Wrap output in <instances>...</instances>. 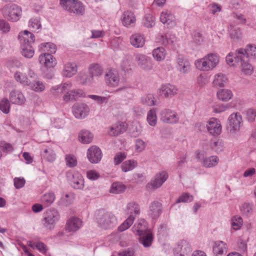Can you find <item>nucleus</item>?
<instances>
[{"mask_svg":"<svg viewBox=\"0 0 256 256\" xmlns=\"http://www.w3.org/2000/svg\"><path fill=\"white\" fill-rule=\"evenodd\" d=\"M218 62V56L216 54L210 53L202 58L196 60L194 62V65L198 70L207 72L213 70Z\"/></svg>","mask_w":256,"mask_h":256,"instance_id":"nucleus-1","label":"nucleus"},{"mask_svg":"<svg viewBox=\"0 0 256 256\" xmlns=\"http://www.w3.org/2000/svg\"><path fill=\"white\" fill-rule=\"evenodd\" d=\"M96 217L98 224L104 229L112 228L118 223L116 217L110 212L99 210L96 214Z\"/></svg>","mask_w":256,"mask_h":256,"instance_id":"nucleus-2","label":"nucleus"},{"mask_svg":"<svg viewBox=\"0 0 256 256\" xmlns=\"http://www.w3.org/2000/svg\"><path fill=\"white\" fill-rule=\"evenodd\" d=\"M62 7L70 12L82 15L84 8L82 4L78 0H60Z\"/></svg>","mask_w":256,"mask_h":256,"instance_id":"nucleus-3","label":"nucleus"},{"mask_svg":"<svg viewBox=\"0 0 256 256\" xmlns=\"http://www.w3.org/2000/svg\"><path fill=\"white\" fill-rule=\"evenodd\" d=\"M2 12L4 16L8 20L12 22H16L22 14V10L16 4H10L4 7Z\"/></svg>","mask_w":256,"mask_h":256,"instance_id":"nucleus-4","label":"nucleus"},{"mask_svg":"<svg viewBox=\"0 0 256 256\" xmlns=\"http://www.w3.org/2000/svg\"><path fill=\"white\" fill-rule=\"evenodd\" d=\"M243 48H240L234 53L230 52L226 57V62L230 66H236L240 65L242 60L246 59Z\"/></svg>","mask_w":256,"mask_h":256,"instance_id":"nucleus-5","label":"nucleus"},{"mask_svg":"<svg viewBox=\"0 0 256 256\" xmlns=\"http://www.w3.org/2000/svg\"><path fill=\"white\" fill-rule=\"evenodd\" d=\"M168 173L164 171L159 172L156 175L154 180L147 184V189L154 190L160 188L168 179Z\"/></svg>","mask_w":256,"mask_h":256,"instance_id":"nucleus-6","label":"nucleus"},{"mask_svg":"<svg viewBox=\"0 0 256 256\" xmlns=\"http://www.w3.org/2000/svg\"><path fill=\"white\" fill-rule=\"evenodd\" d=\"M178 92V88L170 84H165L161 86L158 90V96L162 98H172Z\"/></svg>","mask_w":256,"mask_h":256,"instance_id":"nucleus-7","label":"nucleus"},{"mask_svg":"<svg viewBox=\"0 0 256 256\" xmlns=\"http://www.w3.org/2000/svg\"><path fill=\"white\" fill-rule=\"evenodd\" d=\"M68 180L72 186L76 189H82L84 187V180L82 175L77 172H68L66 174Z\"/></svg>","mask_w":256,"mask_h":256,"instance_id":"nucleus-8","label":"nucleus"},{"mask_svg":"<svg viewBox=\"0 0 256 256\" xmlns=\"http://www.w3.org/2000/svg\"><path fill=\"white\" fill-rule=\"evenodd\" d=\"M58 218L59 214L56 210H48L44 214V216L42 220L43 224L47 229H51Z\"/></svg>","mask_w":256,"mask_h":256,"instance_id":"nucleus-9","label":"nucleus"},{"mask_svg":"<svg viewBox=\"0 0 256 256\" xmlns=\"http://www.w3.org/2000/svg\"><path fill=\"white\" fill-rule=\"evenodd\" d=\"M104 80L108 86L111 88L118 86L120 80L118 71L114 69L110 70L105 74Z\"/></svg>","mask_w":256,"mask_h":256,"instance_id":"nucleus-10","label":"nucleus"},{"mask_svg":"<svg viewBox=\"0 0 256 256\" xmlns=\"http://www.w3.org/2000/svg\"><path fill=\"white\" fill-rule=\"evenodd\" d=\"M160 116V120L166 123L176 124L179 120L178 114L176 112L169 109H164L162 110Z\"/></svg>","mask_w":256,"mask_h":256,"instance_id":"nucleus-11","label":"nucleus"},{"mask_svg":"<svg viewBox=\"0 0 256 256\" xmlns=\"http://www.w3.org/2000/svg\"><path fill=\"white\" fill-rule=\"evenodd\" d=\"M87 158L92 164L99 162L102 158V152L100 149L96 146H90L87 151Z\"/></svg>","mask_w":256,"mask_h":256,"instance_id":"nucleus-12","label":"nucleus"},{"mask_svg":"<svg viewBox=\"0 0 256 256\" xmlns=\"http://www.w3.org/2000/svg\"><path fill=\"white\" fill-rule=\"evenodd\" d=\"M206 128L208 132L213 136L219 135L222 132V128L220 121L215 118H212L209 120Z\"/></svg>","mask_w":256,"mask_h":256,"instance_id":"nucleus-13","label":"nucleus"},{"mask_svg":"<svg viewBox=\"0 0 256 256\" xmlns=\"http://www.w3.org/2000/svg\"><path fill=\"white\" fill-rule=\"evenodd\" d=\"M121 21L124 26L132 27L136 24V18L133 12L127 10L123 12L121 17Z\"/></svg>","mask_w":256,"mask_h":256,"instance_id":"nucleus-14","label":"nucleus"},{"mask_svg":"<svg viewBox=\"0 0 256 256\" xmlns=\"http://www.w3.org/2000/svg\"><path fill=\"white\" fill-rule=\"evenodd\" d=\"M9 99L12 104L17 105H22L26 100L22 91L16 89H14L10 92Z\"/></svg>","mask_w":256,"mask_h":256,"instance_id":"nucleus-15","label":"nucleus"},{"mask_svg":"<svg viewBox=\"0 0 256 256\" xmlns=\"http://www.w3.org/2000/svg\"><path fill=\"white\" fill-rule=\"evenodd\" d=\"M89 108L84 104H76L72 108V112L76 118H85L89 113Z\"/></svg>","mask_w":256,"mask_h":256,"instance_id":"nucleus-16","label":"nucleus"},{"mask_svg":"<svg viewBox=\"0 0 256 256\" xmlns=\"http://www.w3.org/2000/svg\"><path fill=\"white\" fill-rule=\"evenodd\" d=\"M242 116L240 113L236 112L231 114L228 118L229 126L230 131L239 130L242 124Z\"/></svg>","mask_w":256,"mask_h":256,"instance_id":"nucleus-17","label":"nucleus"},{"mask_svg":"<svg viewBox=\"0 0 256 256\" xmlns=\"http://www.w3.org/2000/svg\"><path fill=\"white\" fill-rule=\"evenodd\" d=\"M82 222L76 217H72L67 220L66 230L68 232H75L82 226Z\"/></svg>","mask_w":256,"mask_h":256,"instance_id":"nucleus-18","label":"nucleus"},{"mask_svg":"<svg viewBox=\"0 0 256 256\" xmlns=\"http://www.w3.org/2000/svg\"><path fill=\"white\" fill-rule=\"evenodd\" d=\"M40 62L46 68H53L56 64V59L50 54H44L39 56Z\"/></svg>","mask_w":256,"mask_h":256,"instance_id":"nucleus-19","label":"nucleus"},{"mask_svg":"<svg viewBox=\"0 0 256 256\" xmlns=\"http://www.w3.org/2000/svg\"><path fill=\"white\" fill-rule=\"evenodd\" d=\"M227 244L222 241H216L214 243L212 252L214 256H224L227 252Z\"/></svg>","mask_w":256,"mask_h":256,"instance_id":"nucleus-20","label":"nucleus"},{"mask_svg":"<svg viewBox=\"0 0 256 256\" xmlns=\"http://www.w3.org/2000/svg\"><path fill=\"white\" fill-rule=\"evenodd\" d=\"M160 20L163 24H166L170 28L174 26L176 24L174 15L168 10L161 13Z\"/></svg>","mask_w":256,"mask_h":256,"instance_id":"nucleus-21","label":"nucleus"},{"mask_svg":"<svg viewBox=\"0 0 256 256\" xmlns=\"http://www.w3.org/2000/svg\"><path fill=\"white\" fill-rule=\"evenodd\" d=\"M84 96H85L84 92L82 90L78 89L67 92L64 94L63 99L65 102H68Z\"/></svg>","mask_w":256,"mask_h":256,"instance_id":"nucleus-22","label":"nucleus"},{"mask_svg":"<svg viewBox=\"0 0 256 256\" xmlns=\"http://www.w3.org/2000/svg\"><path fill=\"white\" fill-rule=\"evenodd\" d=\"M127 128V124L125 122H118L112 125L110 130V134L117 136L124 132Z\"/></svg>","mask_w":256,"mask_h":256,"instance_id":"nucleus-23","label":"nucleus"},{"mask_svg":"<svg viewBox=\"0 0 256 256\" xmlns=\"http://www.w3.org/2000/svg\"><path fill=\"white\" fill-rule=\"evenodd\" d=\"M162 213V204L157 201L152 202L150 206L148 214L153 219L157 218Z\"/></svg>","mask_w":256,"mask_h":256,"instance_id":"nucleus-24","label":"nucleus"},{"mask_svg":"<svg viewBox=\"0 0 256 256\" xmlns=\"http://www.w3.org/2000/svg\"><path fill=\"white\" fill-rule=\"evenodd\" d=\"M34 36L28 30H24L19 34L18 39L22 45L30 44L34 41Z\"/></svg>","mask_w":256,"mask_h":256,"instance_id":"nucleus-25","label":"nucleus"},{"mask_svg":"<svg viewBox=\"0 0 256 256\" xmlns=\"http://www.w3.org/2000/svg\"><path fill=\"white\" fill-rule=\"evenodd\" d=\"M145 38L144 35L136 33L131 36L130 42L135 48H142L145 44Z\"/></svg>","mask_w":256,"mask_h":256,"instance_id":"nucleus-26","label":"nucleus"},{"mask_svg":"<svg viewBox=\"0 0 256 256\" xmlns=\"http://www.w3.org/2000/svg\"><path fill=\"white\" fill-rule=\"evenodd\" d=\"M42 156L49 162L54 160L56 154L51 145L44 146L42 148Z\"/></svg>","mask_w":256,"mask_h":256,"instance_id":"nucleus-27","label":"nucleus"},{"mask_svg":"<svg viewBox=\"0 0 256 256\" xmlns=\"http://www.w3.org/2000/svg\"><path fill=\"white\" fill-rule=\"evenodd\" d=\"M138 236L140 242L144 246L148 247L151 245L153 240V236L150 230H148Z\"/></svg>","mask_w":256,"mask_h":256,"instance_id":"nucleus-28","label":"nucleus"},{"mask_svg":"<svg viewBox=\"0 0 256 256\" xmlns=\"http://www.w3.org/2000/svg\"><path fill=\"white\" fill-rule=\"evenodd\" d=\"M77 72V66L74 63L68 62L64 66L63 74L66 77L70 78Z\"/></svg>","mask_w":256,"mask_h":256,"instance_id":"nucleus-29","label":"nucleus"},{"mask_svg":"<svg viewBox=\"0 0 256 256\" xmlns=\"http://www.w3.org/2000/svg\"><path fill=\"white\" fill-rule=\"evenodd\" d=\"M138 66L144 70L151 68V64L148 58V57L142 54H138L136 56Z\"/></svg>","mask_w":256,"mask_h":256,"instance_id":"nucleus-30","label":"nucleus"},{"mask_svg":"<svg viewBox=\"0 0 256 256\" xmlns=\"http://www.w3.org/2000/svg\"><path fill=\"white\" fill-rule=\"evenodd\" d=\"M178 69L181 73L188 72L190 69V62L183 58H179L178 61Z\"/></svg>","mask_w":256,"mask_h":256,"instance_id":"nucleus-31","label":"nucleus"},{"mask_svg":"<svg viewBox=\"0 0 256 256\" xmlns=\"http://www.w3.org/2000/svg\"><path fill=\"white\" fill-rule=\"evenodd\" d=\"M158 42L166 46L173 44L176 41V37L170 34H167L166 36L159 35L157 38Z\"/></svg>","mask_w":256,"mask_h":256,"instance_id":"nucleus-32","label":"nucleus"},{"mask_svg":"<svg viewBox=\"0 0 256 256\" xmlns=\"http://www.w3.org/2000/svg\"><path fill=\"white\" fill-rule=\"evenodd\" d=\"M217 96L220 100L227 102L232 97V93L229 90L221 89L217 92Z\"/></svg>","mask_w":256,"mask_h":256,"instance_id":"nucleus-33","label":"nucleus"},{"mask_svg":"<svg viewBox=\"0 0 256 256\" xmlns=\"http://www.w3.org/2000/svg\"><path fill=\"white\" fill-rule=\"evenodd\" d=\"M55 196L53 192H48L43 195L41 198V202L44 207L50 206L54 200Z\"/></svg>","mask_w":256,"mask_h":256,"instance_id":"nucleus-34","label":"nucleus"},{"mask_svg":"<svg viewBox=\"0 0 256 256\" xmlns=\"http://www.w3.org/2000/svg\"><path fill=\"white\" fill-rule=\"evenodd\" d=\"M166 52L162 47H158L155 48L152 51V56L157 61H162L166 57Z\"/></svg>","mask_w":256,"mask_h":256,"instance_id":"nucleus-35","label":"nucleus"},{"mask_svg":"<svg viewBox=\"0 0 256 256\" xmlns=\"http://www.w3.org/2000/svg\"><path fill=\"white\" fill-rule=\"evenodd\" d=\"M228 79L226 76L221 73L216 74L213 81V84L215 86L222 87L227 82Z\"/></svg>","mask_w":256,"mask_h":256,"instance_id":"nucleus-36","label":"nucleus"},{"mask_svg":"<svg viewBox=\"0 0 256 256\" xmlns=\"http://www.w3.org/2000/svg\"><path fill=\"white\" fill-rule=\"evenodd\" d=\"M218 162V158L217 156H213L204 158L203 160V165L206 168H212L216 166Z\"/></svg>","mask_w":256,"mask_h":256,"instance_id":"nucleus-37","label":"nucleus"},{"mask_svg":"<svg viewBox=\"0 0 256 256\" xmlns=\"http://www.w3.org/2000/svg\"><path fill=\"white\" fill-rule=\"evenodd\" d=\"M79 140L84 144L90 142L93 138L92 134L88 130H82L79 134Z\"/></svg>","mask_w":256,"mask_h":256,"instance_id":"nucleus-38","label":"nucleus"},{"mask_svg":"<svg viewBox=\"0 0 256 256\" xmlns=\"http://www.w3.org/2000/svg\"><path fill=\"white\" fill-rule=\"evenodd\" d=\"M241 66L242 71L245 74L250 75L253 72V67L248 63V58L246 56V59L244 60H242L240 64Z\"/></svg>","mask_w":256,"mask_h":256,"instance_id":"nucleus-39","label":"nucleus"},{"mask_svg":"<svg viewBox=\"0 0 256 256\" xmlns=\"http://www.w3.org/2000/svg\"><path fill=\"white\" fill-rule=\"evenodd\" d=\"M22 54L26 58H32L34 54V50L30 44H26L21 46Z\"/></svg>","mask_w":256,"mask_h":256,"instance_id":"nucleus-40","label":"nucleus"},{"mask_svg":"<svg viewBox=\"0 0 256 256\" xmlns=\"http://www.w3.org/2000/svg\"><path fill=\"white\" fill-rule=\"evenodd\" d=\"M89 72L92 78L100 76L103 72V68L98 64H92L89 68Z\"/></svg>","mask_w":256,"mask_h":256,"instance_id":"nucleus-41","label":"nucleus"},{"mask_svg":"<svg viewBox=\"0 0 256 256\" xmlns=\"http://www.w3.org/2000/svg\"><path fill=\"white\" fill-rule=\"evenodd\" d=\"M40 50L42 52H47L54 54L56 52V46L53 43H42L40 46Z\"/></svg>","mask_w":256,"mask_h":256,"instance_id":"nucleus-42","label":"nucleus"},{"mask_svg":"<svg viewBox=\"0 0 256 256\" xmlns=\"http://www.w3.org/2000/svg\"><path fill=\"white\" fill-rule=\"evenodd\" d=\"M126 187L125 185L120 182H114L112 184L110 189V192L115 194H120L124 191Z\"/></svg>","mask_w":256,"mask_h":256,"instance_id":"nucleus-43","label":"nucleus"},{"mask_svg":"<svg viewBox=\"0 0 256 256\" xmlns=\"http://www.w3.org/2000/svg\"><path fill=\"white\" fill-rule=\"evenodd\" d=\"M134 216L130 215L128 218L118 227V231L122 232L128 229L134 223Z\"/></svg>","mask_w":256,"mask_h":256,"instance_id":"nucleus-44","label":"nucleus"},{"mask_svg":"<svg viewBox=\"0 0 256 256\" xmlns=\"http://www.w3.org/2000/svg\"><path fill=\"white\" fill-rule=\"evenodd\" d=\"M136 166V161L134 160H128L122 164L121 168L123 172H126L133 170Z\"/></svg>","mask_w":256,"mask_h":256,"instance_id":"nucleus-45","label":"nucleus"},{"mask_svg":"<svg viewBox=\"0 0 256 256\" xmlns=\"http://www.w3.org/2000/svg\"><path fill=\"white\" fill-rule=\"evenodd\" d=\"M10 104L9 100L6 98H2L0 100V110L5 114L10 112Z\"/></svg>","mask_w":256,"mask_h":256,"instance_id":"nucleus-46","label":"nucleus"},{"mask_svg":"<svg viewBox=\"0 0 256 256\" xmlns=\"http://www.w3.org/2000/svg\"><path fill=\"white\" fill-rule=\"evenodd\" d=\"M178 248L180 249V255L184 256L191 252L190 246L185 240H182L178 245Z\"/></svg>","mask_w":256,"mask_h":256,"instance_id":"nucleus-47","label":"nucleus"},{"mask_svg":"<svg viewBox=\"0 0 256 256\" xmlns=\"http://www.w3.org/2000/svg\"><path fill=\"white\" fill-rule=\"evenodd\" d=\"M156 102L155 98L152 94H148L144 96L142 98V104L148 106H152L155 105Z\"/></svg>","mask_w":256,"mask_h":256,"instance_id":"nucleus-48","label":"nucleus"},{"mask_svg":"<svg viewBox=\"0 0 256 256\" xmlns=\"http://www.w3.org/2000/svg\"><path fill=\"white\" fill-rule=\"evenodd\" d=\"M14 78L16 82L20 84L28 86L29 84L30 80L25 76V74L20 72H16L14 74Z\"/></svg>","mask_w":256,"mask_h":256,"instance_id":"nucleus-49","label":"nucleus"},{"mask_svg":"<svg viewBox=\"0 0 256 256\" xmlns=\"http://www.w3.org/2000/svg\"><path fill=\"white\" fill-rule=\"evenodd\" d=\"M147 120L149 124L151 126H154L156 124L157 117L156 112L154 109H151L148 112L147 114Z\"/></svg>","mask_w":256,"mask_h":256,"instance_id":"nucleus-50","label":"nucleus"},{"mask_svg":"<svg viewBox=\"0 0 256 256\" xmlns=\"http://www.w3.org/2000/svg\"><path fill=\"white\" fill-rule=\"evenodd\" d=\"M28 86L34 91L36 92H42L45 88V86L44 84L39 81H34V82H29Z\"/></svg>","mask_w":256,"mask_h":256,"instance_id":"nucleus-51","label":"nucleus"},{"mask_svg":"<svg viewBox=\"0 0 256 256\" xmlns=\"http://www.w3.org/2000/svg\"><path fill=\"white\" fill-rule=\"evenodd\" d=\"M144 223L145 222L142 221V223L139 222L138 224H134L133 227V231L136 234L140 236L148 230Z\"/></svg>","mask_w":256,"mask_h":256,"instance_id":"nucleus-52","label":"nucleus"},{"mask_svg":"<svg viewBox=\"0 0 256 256\" xmlns=\"http://www.w3.org/2000/svg\"><path fill=\"white\" fill-rule=\"evenodd\" d=\"M232 226L234 230H238L242 226L243 220L242 218L238 216H234L232 218Z\"/></svg>","mask_w":256,"mask_h":256,"instance_id":"nucleus-53","label":"nucleus"},{"mask_svg":"<svg viewBox=\"0 0 256 256\" xmlns=\"http://www.w3.org/2000/svg\"><path fill=\"white\" fill-rule=\"evenodd\" d=\"M28 26L30 29L34 32L41 28V24L40 20L38 18H32L29 21Z\"/></svg>","mask_w":256,"mask_h":256,"instance_id":"nucleus-54","label":"nucleus"},{"mask_svg":"<svg viewBox=\"0 0 256 256\" xmlns=\"http://www.w3.org/2000/svg\"><path fill=\"white\" fill-rule=\"evenodd\" d=\"M72 88L71 83L66 82L64 83L62 86L58 87L57 88L52 89V93L54 95H58L57 93L62 94L64 92L69 90Z\"/></svg>","mask_w":256,"mask_h":256,"instance_id":"nucleus-55","label":"nucleus"},{"mask_svg":"<svg viewBox=\"0 0 256 256\" xmlns=\"http://www.w3.org/2000/svg\"><path fill=\"white\" fill-rule=\"evenodd\" d=\"M77 80L82 84H84L88 82H90L92 80V76H89L85 74H80L77 76Z\"/></svg>","mask_w":256,"mask_h":256,"instance_id":"nucleus-56","label":"nucleus"},{"mask_svg":"<svg viewBox=\"0 0 256 256\" xmlns=\"http://www.w3.org/2000/svg\"><path fill=\"white\" fill-rule=\"evenodd\" d=\"M0 148L4 153H10L14 150L12 145L5 142L0 143Z\"/></svg>","mask_w":256,"mask_h":256,"instance_id":"nucleus-57","label":"nucleus"},{"mask_svg":"<svg viewBox=\"0 0 256 256\" xmlns=\"http://www.w3.org/2000/svg\"><path fill=\"white\" fill-rule=\"evenodd\" d=\"M128 210L130 215L132 214H138L140 212L139 206L138 204L134 202H130L128 204Z\"/></svg>","mask_w":256,"mask_h":256,"instance_id":"nucleus-58","label":"nucleus"},{"mask_svg":"<svg viewBox=\"0 0 256 256\" xmlns=\"http://www.w3.org/2000/svg\"><path fill=\"white\" fill-rule=\"evenodd\" d=\"M193 196L188 193H183L177 200L176 203L188 202L193 200Z\"/></svg>","mask_w":256,"mask_h":256,"instance_id":"nucleus-59","label":"nucleus"},{"mask_svg":"<svg viewBox=\"0 0 256 256\" xmlns=\"http://www.w3.org/2000/svg\"><path fill=\"white\" fill-rule=\"evenodd\" d=\"M66 165L69 167H74L77 164L76 158L73 155L68 154L66 156Z\"/></svg>","mask_w":256,"mask_h":256,"instance_id":"nucleus-60","label":"nucleus"},{"mask_svg":"<svg viewBox=\"0 0 256 256\" xmlns=\"http://www.w3.org/2000/svg\"><path fill=\"white\" fill-rule=\"evenodd\" d=\"M246 118L250 122H253L256 118V110L250 108L246 112Z\"/></svg>","mask_w":256,"mask_h":256,"instance_id":"nucleus-61","label":"nucleus"},{"mask_svg":"<svg viewBox=\"0 0 256 256\" xmlns=\"http://www.w3.org/2000/svg\"><path fill=\"white\" fill-rule=\"evenodd\" d=\"M244 54L248 58L249 56H256V46L255 45H249L246 50L243 49Z\"/></svg>","mask_w":256,"mask_h":256,"instance_id":"nucleus-62","label":"nucleus"},{"mask_svg":"<svg viewBox=\"0 0 256 256\" xmlns=\"http://www.w3.org/2000/svg\"><path fill=\"white\" fill-rule=\"evenodd\" d=\"M192 40L197 44H200L204 41L202 34L198 31H195L193 34Z\"/></svg>","mask_w":256,"mask_h":256,"instance_id":"nucleus-63","label":"nucleus"},{"mask_svg":"<svg viewBox=\"0 0 256 256\" xmlns=\"http://www.w3.org/2000/svg\"><path fill=\"white\" fill-rule=\"evenodd\" d=\"M100 176V174L96 170H89L86 172V177L92 180H96Z\"/></svg>","mask_w":256,"mask_h":256,"instance_id":"nucleus-64","label":"nucleus"}]
</instances>
